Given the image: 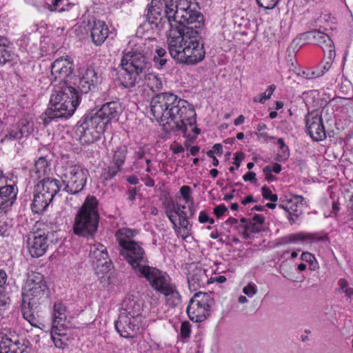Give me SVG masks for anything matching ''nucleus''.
<instances>
[{
    "instance_id": "obj_1",
    "label": "nucleus",
    "mask_w": 353,
    "mask_h": 353,
    "mask_svg": "<svg viewBox=\"0 0 353 353\" xmlns=\"http://www.w3.org/2000/svg\"><path fill=\"white\" fill-rule=\"evenodd\" d=\"M150 112L165 130L200 133L195 126L196 112L193 106L172 93L163 92L154 96L150 102Z\"/></svg>"
},
{
    "instance_id": "obj_2",
    "label": "nucleus",
    "mask_w": 353,
    "mask_h": 353,
    "mask_svg": "<svg viewBox=\"0 0 353 353\" xmlns=\"http://www.w3.org/2000/svg\"><path fill=\"white\" fill-rule=\"evenodd\" d=\"M141 50L142 52L139 48L124 50L118 79L126 88L138 85L147 87L152 92L159 91L163 88L161 78L154 73L148 72L151 64L143 54L147 53V51Z\"/></svg>"
},
{
    "instance_id": "obj_3",
    "label": "nucleus",
    "mask_w": 353,
    "mask_h": 353,
    "mask_svg": "<svg viewBox=\"0 0 353 353\" xmlns=\"http://www.w3.org/2000/svg\"><path fill=\"white\" fill-rule=\"evenodd\" d=\"M148 15L154 19L165 18L170 30L177 25H194V30L203 26V17L195 0H152Z\"/></svg>"
},
{
    "instance_id": "obj_4",
    "label": "nucleus",
    "mask_w": 353,
    "mask_h": 353,
    "mask_svg": "<svg viewBox=\"0 0 353 353\" xmlns=\"http://www.w3.org/2000/svg\"><path fill=\"white\" fill-rule=\"evenodd\" d=\"M167 41L170 55L179 63L196 64L205 57L199 32L193 27L170 30Z\"/></svg>"
},
{
    "instance_id": "obj_5",
    "label": "nucleus",
    "mask_w": 353,
    "mask_h": 353,
    "mask_svg": "<svg viewBox=\"0 0 353 353\" xmlns=\"http://www.w3.org/2000/svg\"><path fill=\"white\" fill-rule=\"evenodd\" d=\"M143 301L139 294L127 296L123 300L115 328L121 336L132 338L139 330Z\"/></svg>"
},
{
    "instance_id": "obj_6",
    "label": "nucleus",
    "mask_w": 353,
    "mask_h": 353,
    "mask_svg": "<svg viewBox=\"0 0 353 353\" xmlns=\"http://www.w3.org/2000/svg\"><path fill=\"white\" fill-rule=\"evenodd\" d=\"M137 275L145 278L154 290L163 295L167 305L174 307L181 303V294L166 272L148 265Z\"/></svg>"
},
{
    "instance_id": "obj_7",
    "label": "nucleus",
    "mask_w": 353,
    "mask_h": 353,
    "mask_svg": "<svg viewBox=\"0 0 353 353\" xmlns=\"http://www.w3.org/2000/svg\"><path fill=\"white\" fill-rule=\"evenodd\" d=\"M79 103V97L74 88L63 85L55 89L51 95L46 115L50 119L68 118Z\"/></svg>"
},
{
    "instance_id": "obj_8",
    "label": "nucleus",
    "mask_w": 353,
    "mask_h": 353,
    "mask_svg": "<svg viewBox=\"0 0 353 353\" xmlns=\"http://www.w3.org/2000/svg\"><path fill=\"white\" fill-rule=\"evenodd\" d=\"M99 219L98 201L94 196H88L75 216L74 233L79 236L92 238L97 231Z\"/></svg>"
},
{
    "instance_id": "obj_9",
    "label": "nucleus",
    "mask_w": 353,
    "mask_h": 353,
    "mask_svg": "<svg viewBox=\"0 0 353 353\" xmlns=\"http://www.w3.org/2000/svg\"><path fill=\"white\" fill-rule=\"evenodd\" d=\"M108 123V120L103 118L98 110L85 116L83 122L78 127V131L85 142H94L100 138Z\"/></svg>"
},
{
    "instance_id": "obj_10",
    "label": "nucleus",
    "mask_w": 353,
    "mask_h": 353,
    "mask_svg": "<svg viewBox=\"0 0 353 353\" xmlns=\"http://www.w3.org/2000/svg\"><path fill=\"white\" fill-rule=\"evenodd\" d=\"M47 290L48 287L43 276L39 272H32L28 274L23 287V301L28 306L35 305L46 297Z\"/></svg>"
},
{
    "instance_id": "obj_11",
    "label": "nucleus",
    "mask_w": 353,
    "mask_h": 353,
    "mask_svg": "<svg viewBox=\"0 0 353 353\" xmlns=\"http://www.w3.org/2000/svg\"><path fill=\"white\" fill-rule=\"evenodd\" d=\"M213 304L214 301L210 294L201 292H196L189 301L186 309L187 314L192 321L203 322L210 316Z\"/></svg>"
},
{
    "instance_id": "obj_12",
    "label": "nucleus",
    "mask_w": 353,
    "mask_h": 353,
    "mask_svg": "<svg viewBox=\"0 0 353 353\" xmlns=\"http://www.w3.org/2000/svg\"><path fill=\"white\" fill-rule=\"evenodd\" d=\"M88 174V170L80 165L66 167L61 174L63 190L72 194H77L84 188Z\"/></svg>"
},
{
    "instance_id": "obj_13",
    "label": "nucleus",
    "mask_w": 353,
    "mask_h": 353,
    "mask_svg": "<svg viewBox=\"0 0 353 353\" xmlns=\"http://www.w3.org/2000/svg\"><path fill=\"white\" fill-rule=\"evenodd\" d=\"M120 253L137 274H139L148 265L145 252L137 242L131 243L125 248L121 249Z\"/></svg>"
},
{
    "instance_id": "obj_14",
    "label": "nucleus",
    "mask_w": 353,
    "mask_h": 353,
    "mask_svg": "<svg viewBox=\"0 0 353 353\" xmlns=\"http://www.w3.org/2000/svg\"><path fill=\"white\" fill-rule=\"evenodd\" d=\"M48 246V234L44 230H37L29 234L27 248L32 258H39L44 255Z\"/></svg>"
},
{
    "instance_id": "obj_15",
    "label": "nucleus",
    "mask_w": 353,
    "mask_h": 353,
    "mask_svg": "<svg viewBox=\"0 0 353 353\" xmlns=\"http://www.w3.org/2000/svg\"><path fill=\"white\" fill-rule=\"evenodd\" d=\"M73 70L74 63L69 57H59L51 65L52 79L65 84L71 79Z\"/></svg>"
},
{
    "instance_id": "obj_16",
    "label": "nucleus",
    "mask_w": 353,
    "mask_h": 353,
    "mask_svg": "<svg viewBox=\"0 0 353 353\" xmlns=\"http://www.w3.org/2000/svg\"><path fill=\"white\" fill-rule=\"evenodd\" d=\"M90 258L97 274L108 272L110 268V262L106 248L101 243L90 245Z\"/></svg>"
},
{
    "instance_id": "obj_17",
    "label": "nucleus",
    "mask_w": 353,
    "mask_h": 353,
    "mask_svg": "<svg viewBox=\"0 0 353 353\" xmlns=\"http://www.w3.org/2000/svg\"><path fill=\"white\" fill-rule=\"evenodd\" d=\"M305 122L308 134L313 140L319 141L325 137L322 117L318 111L308 113L305 117Z\"/></svg>"
},
{
    "instance_id": "obj_18",
    "label": "nucleus",
    "mask_w": 353,
    "mask_h": 353,
    "mask_svg": "<svg viewBox=\"0 0 353 353\" xmlns=\"http://www.w3.org/2000/svg\"><path fill=\"white\" fill-rule=\"evenodd\" d=\"M33 130L34 124L32 120L28 117H23L16 125L12 126L8 130V133L2 139V141L19 140L23 137H27Z\"/></svg>"
},
{
    "instance_id": "obj_19",
    "label": "nucleus",
    "mask_w": 353,
    "mask_h": 353,
    "mask_svg": "<svg viewBox=\"0 0 353 353\" xmlns=\"http://www.w3.org/2000/svg\"><path fill=\"white\" fill-rule=\"evenodd\" d=\"M127 153L128 149L125 145H120L114 151L112 165L108 168V170L104 174L105 180L113 178L121 170V168L126 159Z\"/></svg>"
},
{
    "instance_id": "obj_20",
    "label": "nucleus",
    "mask_w": 353,
    "mask_h": 353,
    "mask_svg": "<svg viewBox=\"0 0 353 353\" xmlns=\"http://www.w3.org/2000/svg\"><path fill=\"white\" fill-rule=\"evenodd\" d=\"M324 52L323 63L313 68L306 69L303 72V75L308 79H315L323 76L331 67L335 57L334 49L327 50Z\"/></svg>"
},
{
    "instance_id": "obj_21",
    "label": "nucleus",
    "mask_w": 353,
    "mask_h": 353,
    "mask_svg": "<svg viewBox=\"0 0 353 353\" xmlns=\"http://www.w3.org/2000/svg\"><path fill=\"white\" fill-rule=\"evenodd\" d=\"M175 214L168 211V218L172 224V228L175 233L183 239H186L191 235V225L190 224L187 216H178Z\"/></svg>"
},
{
    "instance_id": "obj_22",
    "label": "nucleus",
    "mask_w": 353,
    "mask_h": 353,
    "mask_svg": "<svg viewBox=\"0 0 353 353\" xmlns=\"http://www.w3.org/2000/svg\"><path fill=\"white\" fill-rule=\"evenodd\" d=\"M60 188L59 181L57 179L50 178L43 179L35 186L36 191L51 201L59 192Z\"/></svg>"
},
{
    "instance_id": "obj_23",
    "label": "nucleus",
    "mask_w": 353,
    "mask_h": 353,
    "mask_svg": "<svg viewBox=\"0 0 353 353\" xmlns=\"http://www.w3.org/2000/svg\"><path fill=\"white\" fill-rule=\"evenodd\" d=\"M18 188L15 181L0 188V209L7 210L17 199Z\"/></svg>"
},
{
    "instance_id": "obj_24",
    "label": "nucleus",
    "mask_w": 353,
    "mask_h": 353,
    "mask_svg": "<svg viewBox=\"0 0 353 353\" xmlns=\"http://www.w3.org/2000/svg\"><path fill=\"white\" fill-rule=\"evenodd\" d=\"M304 36L314 43L320 46L323 52L334 49V43L331 38L322 32L313 30L306 32Z\"/></svg>"
},
{
    "instance_id": "obj_25",
    "label": "nucleus",
    "mask_w": 353,
    "mask_h": 353,
    "mask_svg": "<svg viewBox=\"0 0 353 353\" xmlns=\"http://www.w3.org/2000/svg\"><path fill=\"white\" fill-rule=\"evenodd\" d=\"M97 72L92 68H87L82 73L79 79L78 88L81 92L87 93L94 87L97 83Z\"/></svg>"
},
{
    "instance_id": "obj_26",
    "label": "nucleus",
    "mask_w": 353,
    "mask_h": 353,
    "mask_svg": "<svg viewBox=\"0 0 353 353\" xmlns=\"http://www.w3.org/2000/svg\"><path fill=\"white\" fill-rule=\"evenodd\" d=\"M109 28L103 21H94L91 28V37L93 43L100 46L104 43L109 34Z\"/></svg>"
},
{
    "instance_id": "obj_27",
    "label": "nucleus",
    "mask_w": 353,
    "mask_h": 353,
    "mask_svg": "<svg viewBox=\"0 0 353 353\" xmlns=\"http://www.w3.org/2000/svg\"><path fill=\"white\" fill-rule=\"evenodd\" d=\"M99 111L101 115L110 123L118 119L122 112V107L119 102L113 101L103 104Z\"/></svg>"
},
{
    "instance_id": "obj_28",
    "label": "nucleus",
    "mask_w": 353,
    "mask_h": 353,
    "mask_svg": "<svg viewBox=\"0 0 353 353\" xmlns=\"http://www.w3.org/2000/svg\"><path fill=\"white\" fill-rule=\"evenodd\" d=\"M189 288L191 290H196L197 288L205 286L210 283V279L206 274V270L202 268L195 270L194 273L188 277Z\"/></svg>"
},
{
    "instance_id": "obj_29",
    "label": "nucleus",
    "mask_w": 353,
    "mask_h": 353,
    "mask_svg": "<svg viewBox=\"0 0 353 353\" xmlns=\"http://www.w3.org/2000/svg\"><path fill=\"white\" fill-rule=\"evenodd\" d=\"M292 234L294 243L301 242L303 243L312 244L319 241H327V236L323 233H308L301 232Z\"/></svg>"
},
{
    "instance_id": "obj_30",
    "label": "nucleus",
    "mask_w": 353,
    "mask_h": 353,
    "mask_svg": "<svg viewBox=\"0 0 353 353\" xmlns=\"http://www.w3.org/2000/svg\"><path fill=\"white\" fill-rule=\"evenodd\" d=\"M17 345L6 334L0 332V353H30L26 347L19 348L17 351Z\"/></svg>"
},
{
    "instance_id": "obj_31",
    "label": "nucleus",
    "mask_w": 353,
    "mask_h": 353,
    "mask_svg": "<svg viewBox=\"0 0 353 353\" xmlns=\"http://www.w3.org/2000/svg\"><path fill=\"white\" fill-rule=\"evenodd\" d=\"M67 308L65 305L61 303L57 302L54 304L52 312V325L53 327L56 326L61 327L63 324V322L66 319Z\"/></svg>"
},
{
    "instance_id": "obj_32",
    "label": "nucleus",
    "mask_w": 353,
    "mask_h": 353,
    "mask_svg": "<svg viewBox=\"0 0 353 353\" xmlns=\"http://www.w3.org/2000/svg\"><path fill=\"white\" fill-rule=\"evenodd\" d=\"M52 201L48 199L46 196L40 194L39 192L34 189V194L31 208L33 212L40 214L43 212Z\"/></svg>"
},
{
    "instance_id": "obj_33",
    "label": "nucleus",
    "mask_w": 353,
    "mask_h": 353,
    "mask_svg": "<svg viewBox=\"0 0 353 353\" xmlns=\"http://www.w3.org/2000/svg\"><path fill=\"white\" fill-rule=\"evenodd\" d=\"M137 232L130 228L120 229L116 233L117 240L121 247V249L125 248L126 245L131 243H135L132 239L136 235Z\"/></svg>"
},
{
    "instance_id": "obj_34",
    "label": "nucleus",
    "mask_w": 353,
    "mask_h": 353,
    "mask_svg": "<svg viewBox=\"0 0 353 353\" xmlns=\"http://www.w3.org/2000/svg\"><path fill=\"white\" fill-rule=\"evenodd\" d=\"M9 46L8 40L0 36V65H4L12 59V54L7 49Z\"/></svg>"
},
{
    "instance_id": "obj_35",
    "label": "nucleus",
    "mask_w": 353,
    "mask_h": 353,
    "mask_svg": "<svg viewBox=\"0 0 353 353\" xmlns=\"http://www.w3.org/2000/svg\"><path fill=\"white\" fill-rule=\"evenodd\" d=\"M38 178H41L48 174L50 171V168L46 158L40 157L34 164L33 169Z\"/></svg>"
},
{
    "instance_id": "obj_36",
    "label": "nucleus",
    "mask_w": 353,
    "mask_h": 353,
    "mask_svg": "<svg viewBox=\"0 0 353 353\" xmlns=\"http://www.w3.org/2000/svg\"><path fill=\"white\" fill-rule=\"evenodd\" d=\"M12 220L6 215L0 216V235L3 236H9L12 231Z\"/></svg>"
},
{
    "instance_id": "obj_37",
    "label": "nucleus",
    "mask_w": 353,
    "mask_h": 353,
    "mask_svg": "<svg viewBox=\"0 0 353 353\" xmlns=\"http://www.w3.org/2000/svg\"><path fill=\"white\" fill-rule=\"evenodd\" d=\"M185 206L184 205H179L172 202L167 205L165 207V214L168 216V212L170 211L173 214H176L175 216H187L186 212L184 211Z\"/></svg>"
},
{
    "instance_id": "obj_38",
    "label": "nucleus",
    "mask_w": 353,
    "mask_h": 353,
    "mask_svg": "<svg viewBox=\"0 0 353 353\" xmlns=\"http://www.w3.org/2000/svg\"><path fill=\"white\" fill-rule=\"evenodd\" d=\"M33 306L34 305H30V306H28V305L27 303H24V302L23 301L21 311H22L23 318L28 323H30V325H35V323L37 322L36 317L34 316V315L32 313L31 310H30Z\"/></svg>"
},
{
    "instance_id": "obj_39",
    "label": "nucleus",
    "mask_w": 353,
    "mask_h": 353,
    "mask_svg": "<svg viewBox=\"0 0 353 353\" xmlns=\"http://www.w3.org/2000/svg\"><path fill=\"white\" fill-rule=\"evenodd\" d=\"M278 144L279 145V150L277 154V160L281 162L285 161L290 156L288 147L285 145L283 139H278Z\"/></svg>"
},
{
    "instance_id": "obj_40",
    "label": "nucleus",
    "mask_w": 353,
    "mask_h": 353,
    "mask_svg": "<svg viewBox=\"0 0 353 353\" xmlns=\"http://www.w3.org/2000/svg\"><path fill=\"white\" fill-rule=\"evenodd\" d=\"M276 89L274 85H270L263 93L259 94L254 97L253 101L256 103H264L267 100L270 99Z\"/></svg>"
},
{
    "instance_id": "obj_41",
    "label": "nucleus",
    "mask_w": 353,
    "mask_h": 353,
    "mask_svg": "<svg viewBox=\"0 0 353 353\" xmlns=\"http://www.w3.org/2000/svg\"><path fill=\"white\" fill-rule=\"evenodd\" d=\"M298 201H290L286 204H281L279 205V208L285 210L286 212L292 213V214H303L301 206L297 204Z\"/></svg>"
},
{
    "instance_id": "obj_42",
    "label": "nucleus",
    "mask_w": 353,
    "mask_h": 353,
    "mask_svg": "<svg viewBox=\"0 0 353 353\" xmlns=\"http://www.w3.org/2000/svg\"><path fill=\"white\" fill-rule=\"evenodd\" d=\"M59 331L60 330L59 329V326H56L54 327L52 326L51 337L54 345L57 347L63 348L65 344L63 342L62 339L61 338L62 336V334L59 332Z\"/></svg>"
},
{
    "instance_id": "obj_43",
    "label": "nucleus",
    "mask_w": 353,
    "mask_h": 353,
    "mask_svg": "<svg viewBox=\"0 0 353 353\" xmlns=\"http://www.w3.org/2000/svg\"><path fill=\"white\" fill-rule=\"evenodd\" d=\"M156 54L154 56V61L159 66H163L165 64L167 59L166 50L163 48H158L155 50Z\"/></svg>"
},
{
    "instance_id": "obj_44",
    "label": "nucleus",
    "mask_w": 353,
    "mask_h": 353,
    "mask_svg": "<svg viewBox=\"0 0 353 353\" xmlns=\"http://www.w3.org/2000/svg\"><path fill=\"white\" fill-rule=\"evenodd\" d=\"M63 0H46V5L47 8L51 11H63V8L61 7Z\"/></svg>"
},
{
    "instance_id": "obj_45",
    "label": "nucleus",
    "mask_w": 353,
    "mask_h": 353,
    "mask_svg": "<svg viewBox=\"0 0 353 353\" xmlns=\"http://www.w3.org/2000/svg\"><path fill=\"white\" fill-rule=\"evenodd\" d=\"M191 334V325L189 322H183L180 327V336L182 339H188Z\"/></svg>"
},
{
    "instance_id": "obj_46",
    "label": "nucleus",
    "mask_w": 353,
    "mask_h": 353,
    "mask_svg": "<svg viewBox=\"0 0 353 353\" xmlns=\"http://www.w3.org/2000/svg\"><path fill=\"white\" fill-rule=\"evenodd\" d=\"M243 292L248 297L252 298L257 294L258 288L254 283H250L243 288Z\"/></svg>"
},
{
    "instance_id": "obj_47",
    "label": "nucleus",
    "mask_w": 353,
    "mask_h": 353,
    "mask_svg": "<svg viewBox=\"0 0 353 353\" xmlns=\"http://www.w3.org/2000/svg\"><path fill=\"white\" fill-rule=\"evenodd\" d=\"M191 192L192 191L190 186L183 185L180 188V193L181 196L186 203H189L193 201L192 198L191 197Z\"/></svg>"
},
{
    "instance_id": "obj_48",
    "label": "nucleus",
    "mask_w": 353,
    "mask_h": 353,
    "mask_svg": "<svg viewBox=\"0 0 353 353\" xmlns=\"http://www.w3.org/2000/svg\"><path fill=\"white\" fill-rule=\"evenodd\" d=\"M261 192L264 199L270 200L272 202H276L277 201V195L272 194V191L267 186H263L261 188Z\"/></svg>"
},
{
    "instance_id": "obj_49",
    "label": "nucleus",
    "mask_w": 353,
    "mask_h": 353,
    "mask_svg": "<svg viewBox=\"0 0 353 353\" xmlns=\"http://www.w3.org/2000/svg\"><path fill=\"white\" fill-rule=\"evenodd\" d=\"M279 0H256L259 6L265 9H272L277 4Z\"/></svg>"
},
{
    "instance_id": "obj_50",
    "label": "nucleus",
    "mask_w": 353,
    "mask_h": 353,
    "mask_svg": "<svg viewBox=\"0 0 353 353\" xmlns=\"http://www.w3.org/2000/svg\"><path fill=\"white\" fill-rule=\"evenodd\" d=\"M10 303V298L3 292L0 295V312L6 310L8 307Z\"/></svg>"
},
{
    "instance_id": "obj_51",
    "label": "nucleus",
    "mask_w": 353,
    "mask_h": 353,
    "mask_svg": "<svg viewBox=\"0 0 353 353\" xmlns=\"http://www.w3.org/2000/svg\"><path fill=\"white\" fill-rule=\"evenodd\" d=\"M199 221L201 223H209L210 224L214 223V220L212 218H210L205 211L202 210L200 212L199 215Z\"/></svg>"
},
{
    "instance_id": "obj_52",
    "label": "nucleus",
    "mask_w": 353,
    "mask_h": 353,
    "mask_svg": "<svg viewBox=\"0 0 353 353\" xmlns=\"http://www.w3.org/2000/svg\"><path fill=\"white\" fill-rule=\"evenodd\" d=\"M228 211V208L224 205H219L214 208V214L217 219H220Z\"/></svg>"
},
{
    "instance_id": "obj_53",
    "label": "nucleus",
    "mask_w": 353,
    "mask_h": 353,
    "mask_svg": "<svg viewBox=\"0 0 353 353\" xmlns=\"http://www.w3.org/2000/svg\"><path fill=\"white\" fill-rule=\"evenodd\" d=\"M301 216L302 215L298 214H292L286 212V217L288 218L290 224L299 223L301 219Z\"/></svg>"
},
{
    "instance_id": "obj_54",
    "label": "nucleus",
    "mask_w": 353,
    "mask_h": 353,
    "mask_svg": "<svg viewBox=\"0 0 353 353\" xmlns=\"http://www.w3.org/2000/svg\"><path fill=\"white\" fill-rule=\"evenodd\" d=\"M154 41H155L154 39L148 38V39L145 40V43H143V39H141V38H136L135 39L131 40L130 41V43H129V45L130 46H135L138 43H139V44L146 45V44H150L151 43H153Z\"/></svg>"
},
{
    "instance_id": "obj_55",
    "label": "nucleus",
    "mask_w": 353,
    "mask_h": 353,
    "mask_svg": "<svg viewBox=\"0 0 353 353\" xmlns=\"http://www.w3.org/2000/svg\"><path fill=\"white\" fill-rule=\"evenodd\" d=\"M262 226L248 223L245 225L246 231L248 233H257L261 230Z\"/></svg>"
},
{
    "instance_id": "obj_56",
    "label": "nucleus",
    "mask_w": 353,
    "mask_h": 353,
    "mask_svg": "<svg viewBox=\"0 0 353 353\" xmlns=\"http://www.w3.org/2000/svg\"><path fill=\"white\" fill-rule=\"evenodd\" d=\"M7 274L5 271L0 270V295L4 291V285L6 282Z\"/></svg>"
},
{
    "instance_id": "obj_57",
    "label": "nucleus",
    "mask_w": 353,
    "mask_h": 353,
    "mask_svg": "<svg viewBox=\"0 0 353 353\" xmlns=\"http://www.w3.org/2000/svg\"><path fill=\"white\" fill-rule=\"evenodd\" d=\"M264 222V218L261 214H255L250 221L249 223L262 226Z\"/></svg>"
},
{
    "instance_id": "obj_58",
    "label": "nucleus",
    "mask_w": 353,
    "mask_h": 353,
    "mask_svg": "<svg viewBox=\"0 0 353 353\" xmlns=\"http://www.w3.org/2000/svg\"><path fill=\"white\" fill-rule=\"evenodd\" d=\"M263 172L265 174V179L268 181H274L276 180V177L270 172V170L268 167H265L263 169Z\"/></svg>"
},
{
    "instance_id": "obj_59",
    "label": "nucleus",
    "mask_w": 353,
    "mask_h": 353,
    "mask_svg": "<svg viewBox=\"0 0 353 353\" xmlns=\"http://www.w3.org/2000/svg\"><path fill=\"white\" fill-rule=\"evenodd\" d=\"M244 159V154L241 152L236 153L233 160H234V164L236 166V169L239 168L241 161Z\"/></svg>"
},
{
    "instance_id": "obj_60",
    "label": "nucleus",
    "mask_w": 353,
    "mask_h": 353,
    "mask_svg": "<svg viewBox=\"0 0 353 353\" xmlns=\"http://www.w3.org/2000/svg\"><path fill=\"white\" fill-rule=\"evenodd\" d=\"M301 259L308 263H312L315 260L314 256L310 252H303Z\"/></svg>"
},
{
    "instance_id": "obj_61",
    "label": "nucleus",
    "mask_w": 353,
    "mask_h": 353,
    "mask_svg": "<svg viewBox=\"0 0 353 353\" xmlns=\"http://www.w3.org/2000/svg\"><path fill=\"white\" fill-rule=\"evenodd\" d=\"M243 180L245 181H250V182H256V174L253 172H248L244 176H243Z\"/></svg>"
},
{
    "instance_id": "obj_62",
    "label": "nucleus",
    "mask_w": 353,
    "mask_h": 353,
    "mask_svg": "<svg viewBox=\"0 0 353 353\" xmlns=\"http://www.w3.org/2000/svg\"><path fill=\"white\" fill-rule=\"evenodd\" d=\"M270 170V172H274L276 174L279 173L281 171V166L280 164L276 163L273 165H267Z\"/></svg>"
},
{
    "instance_id": "obj_63",
    "label": "nucleus",
    "mask_w": 353,
    "mask_h": 353,
    "mask_svg": "<svg viewBox=\"0 0 353 353\" xmlns=\"http://www.w3.org/2000/svg\"><path fill=\"white\" fill-rule=\"evenodd\" d=\"M256 135L259 140H263L265 141H268V139L270 138L268 133L265 132H256Z\"/></svg>"
},
{
    "instance_id": "obj_64",
    "label": "nucleus",
    "mask_w": 353,
    "mask_h": 353,
    "mask_svg": "<svg viewBox=\"0 0 353 353\" xmlns=\"http://www.w3.org/2000/svg\"><path fill=\"white\" fill-rule=\"evenodd\" d=\"M281 244H288V243H294L292 240V234H290L285 236H283L281 239Z\"/></svg>"
}]
</instances>
